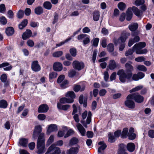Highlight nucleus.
Returning <instances> with one entry per match:
<instances>
[{"label":"nucleus","mask_w":154,"mask_h":154,"mask_svg":"<svg viewBox=\"0 0 154 154\" xmlns=\"http://www.w3.org/2000/svg\"><path fill=\"white\" fill-rule=\"evenodd\" d=\"M127 72H125L123 69L119 70L117 72V75L119 76V79L121 82L124 83L130 80L132 76L131 72L134 69L133 66L128 63L125 64Z\"/></svg>","instance_id":"obj_1"},{"label":"nucleus","mask_w":154,"mask_h":154,"mask_svg":"<svg viewBox=\"0 0 154 154\" xmlns=\"http://www.w3.org/2000/svg\"><path fill=\"white\" fill-rule=\"evenodd\" d=\"M45 140H42L37 142V150L36 152L38 154H42L45 152Z\"/></svg>","instance_id":"obj_2"},{"label":"nucleus","mask_w":154,"mask_h":154,"mask_svg":"<svg viewBox=\"0 0 154 154\" xmlns=\"http://www.w3.org/2000/svg\"><path fill=\"white\" fill-rule=\"evenodd\" d=\"M127 100L125 102V105L129 108L131 109L134 108L135 107V103L132 100L133 99L132 94H130L128 95L127 97Z\"/></svg>","instance_id":"obj_3"},{"label":"nucleus","mask_w":154,"mask_h":154,"mask_svg":"<svg viewBox=\"0 0 154 154\" xmlns=\"http://www.w3.org/2000/svg\"><path fill=\"white\" fill-rule=\"evenodd\" d=\"M72 65L73 68L78 70H80L83 69L85 66L83 62L78 60L74 61Z\"/></svg>","instance_id":"obj_4"},{"label":"nucleus","mask_w":154,"mask_h":154,"mask_svg":"<svg viewBox=\"0 0 154 154\" xmlns=\"http://www.w3.org/2000/svg\"><path fill=\"white\" fill-rule=\"evenodd\" d=\"M131 94L133 97V99H134L136 102L141 103L143 101L144 99L143 97L139 94L135 93Z\"/></svg>","instance_id":"obj_5"},{"label":"nucleus","mask_w":154,"mask_h":154,"mask_svg":"<svg viewBox=\"0 0 154 154\" xmlns=\"http://www.w3.org/2000/svg\"><path fill=\"white\" fill-rule=\"evenodd\" d=\"M57 126L56 125L54 124H51L48 126L47 134H49L52 132L57 131Z\"/></svg>","instance_id":"obj_6"},{"label":"nucleus","mask_w":154,"mask_h":154,"mask_svg":"<svg viewBox=\"0 0 154 154\" xmlns=\"http://www.w3.org/2000/svg\"><path fill=\"white\" fill-rule=\"evenodd\" d=\"M145 76V74L143 73L140 72L137 74H134L132 76V79L133 80L137 81L143 78Z\"/></svg>","instance_id":"obj_7"},{"label":"nucleus","mask_w":154,"mask_h":154,"mask_svg":"<svg viewBox=\"0 0 154 154\" xmlns=\"http://www.w3.org/2000/svg\"><path fill=\"white\" fill-rule=\"evenodd\" d=\"M130 35V33H128L125 35H122L115 42V43L117 45L118 44L124 42L128 38V36H129Z\"/></svg>","instance_id":"obj_8"},{"label":"nucleus","mask_w":154,"mask_h":154,"mask_svg":"<svg viewBox=\"0 0 154 154\" xmlns=\"http://www.w3.org/2000/svg\"><path fill=\"white\" fill-rule=\"evenodd\" d=\"M63 68V65L61 63L57 62L54 63L53 68L54 71H60L62 70Z\"/></svg>","instance_id":"obj_9"},{"label":"nucleus","mask_w":154,"mask_h":154,"mask_svg":"<svg viewBox=\"0 0 154 154\" xmlns=\"http://www.w3.org/2000/svg\"><path fill=\"white\" fill-rule=\"evenodd\" d=\"M134 129L132 127L130 128L128 134V137L130 140H133L136 137V134L134 133Z\"/></svg>","instance_id":"obj_10"},{"label":"nucleus","mask_w":154,"mask_h":154,"mask_svg":"<svg viewBox=\"0 0 154 154\" xmlns=\"http://www.w3.org/2000/svg\"><path fill=\"white\" fill-rule=\"evenodd\" d=\"M92 116V114L90 111H89L88 113V117L86 119V122L83 120H82L81 122V123L85 127H87V125L89 124L91 121V117Z\"/></svg>","instance_id":"obj_11"},{"label":"nucleus","mask_w":154,"mask_h":154,"mask_svg":"<svg viewBox=\"0 0 154 154\" xmlns=\"http://www.w3.org/2000/svg\"><path fill=\"white\" fill-rule=\"evenodd\" d=\"M42 131V127L41 125H38L36 126L35 127V130L34 131L33 137L35 138L39 133H41Z\"/></svg>","instance_id":"obj_12"},{"label":"nucleus","mask_w":154,"mask_h":154,"mask_svg":"<svg viewBox=\"0 0 154 154\" xmlns=\"http://www.w3.org/2000/svg\"><path fill=\"white\" fill-rule=\"evenodd\" d=\"M146 45L145 42H139L135 44L133 47V49L136 51L144 48Z\"/></svg>","instance_id":"obj_13"},{"label":"nucleus","mask_w":154,"mask_h":154,"mask_svg":"<svg viewBox=\"0 0 154 154\" xmlns=\"http://www.w3.org/2000/svg\"><path fill=\"white\" fill-rule=\"evenodd\" d=\"M31 67L32 70L35 72L38 71L41 69L37 61H34L32 62Z\"/></svg>","instance_id":"obj_14"},{"label":"nucleus","mask_w":154,"mask_h":154,"mask_svg":"<svg viewBox=\"0 0 154 154\" xmlns=\"http://www.w3.org/2000/svg\"><path fill=\"white\" fill-rule=\"evenodd\" d=\"M131 8V11H132L134 14L137 16L140 17L142 15V11L139 9L137 7L133 6Z\"/></svg>","instance_id":"obj_15"},{"label":"nucleus","mask_w":154,"mask_h":154,"mask_svg":"<svg viewBox=\"0 0 154 154\" xmlns=\"http://www.w3.org/2000/svg\"><path fill=\"white\" fill-rule=\"evenodd\" d=\"M117 66V63L115 60H110L108 63V68L110 70H113L115 69Z\"/></svg>","instance_id":"obj_16"},{"label":"nucleus","mask_w":154,"mask_h":154,"mask_svg":"<svg viewBox=\"0 0 154 154\" xmlns=\"http://www.w3.org/2000/svg\"><path fill=\"white\" fill-rule=\"evenodd\" d=\"M57 107L59 109L64 111H67L70 107V106L69 104L62 105L59 103H57Z\"/></svg>","instance_id":"obj_17"},{"label":"nucleus","mask_w":154,"mask_h":154,"mask_svg":"<svg viewBox=\"0 0 154 154\" xmlns=\"http://www.w3.org/2000/svg\"><path fill=\"white\" fill-rule=\"evenodd\" d=\"M48 109V107L47 105L42 104L40 105L38 109V112L39 113L46 112Z\"/></svg>","instance_id":"obj_18"},{"label":"nucleus","mask_w":154,"mask_h":154,"mask_svg":"<svg viewBox=\"0 0 154 154\" xmlns=\"http://www.w3.org/2000/svg\"><path fill=\"white\" fill-rule=\"evenodd\" d=\"M74 102V100L72 99H69L66 97H62L60 99V103L61 104H65V103H72Z\"/></svg>","instance_id":"obj_19"},{"label":"nucleus","mask_w":154,"mask_h":154,"mask_svg":"<svg viewBox=\"0 0 154 154\" xmlns=\"http://www.w3.org/2000/svg\"><path fill=\"white\" fill-rule=\"evenodd\" d=\"M76 127L79 131L82 136H85L86 133V130L82 125L80 123L76 125Z\"/></svg>","instance_id":"obj_20"},{"label":"nucleus","mask_w":154,"mask_h":154,"mask_svg":"<svg viewBox=\"0 0 154 154\" xmlns=\"http://www.w3.org/2000/svg\"><path fill=\"white\" fill-rule=\"evenodd\" d=\"M52 146V149L51 152V154H60L61 150L60 148L57 147H55L54 144H52L51 146Z\"/></svg>","instance_id":"obj_21"},{"label":"nucleus","mask_w":154,"mask_h":154,"mask_svg":"<svg viewBox=\"0 0 154 154\" xmlns=\"http://www.w3.org/2000/svg\"><path fill=\"white\" fill-rule=\"evenodd\" d=\"M32 32L30 30L28 29L24 32L22 36V38L24 40H26L31 36Z\"/></svg>","instance_id":"obj_22"},{"label":"nucleus","mask_w":154,"mask_h":154,"mask_svg":"<svg viewBox=\"0 0 154 154\" xmlns=\"http://www.w3.org/2000/svg\"><path fill=\"white\" fill-rule=\"evenodd\" d=\"M140 40V38L138 36H135L133 39H129L128 45L129 47H131L134 43L138 42Z\"/></svg>","instance_id":"obj_23"},{"label":"nucleus","mask_w":154,"mask_h":154,"mask_svg":"<svg viewBox=\"0 0 154 154\" xmlns=\"http://www.w3.org/2000/svg\"><path fill=\"white\" fill-rule=\"evenodd\" d=\"M135 148V145L132 143H129L127 145V149L130 152H133Z\"/></svg>","instance_id":"obj_24"},{"label":"nucleus","mask_w":154,"mask_h":154,"mask_svg":"<svg viewBox=\"0 0 154 154\" xmlns=\"http://www.w3.org/2000/svg\"><path fill=\"white\" fill-rule=\"evenodd\" d=\"M78 152V149L77 148L72 147L66 151L67 154H77Z\"/></svg>","instance_id":"obj_25"},{"label":"nucleus","mask_w":154,"mask_h":154,"mask_svg":"<svg viewBox=\"0 0 154 154\" xmlns=\"http://www.w3.org/2000/svg\"><path fill=\"white\" fill-rule=\"evenodd\" d=\"M28 140L24 138H22L20 139L19 141V144L21 146L26 147L27 146Z\"/></svg>","instance_id":"obj_26"},{"label":"nucleus","mask_w":154,"mask_h":154,"mask_svg":"<svg viewBox=\"0 0 154 154\" xmlns=\"http://www.w3.org/2000/svg\"><path fill=\"white\" fill-rule=\"evenodd\" d=\"M98 145L100 146L98 149V152H101L106 147V146L103 141H100L98 143Z\"/></svg>","instance_id":"obj_27"},{"label":"nucleus","mask_w":154,"mask_h":154,"mask_svg":"<svg viewBox=\"0 0 154 154\" xmlns=\"http://www.w3.org/2000/svg\"><path fill=\"white\" fill-rule=\"evenodd\" d=\"M131 8H130L128 9L127 11L126 20L128 21L131 20L132 18V13L131 11Z\"/></svg>","instance_id":"obj_28"},{"label":"nucleus","mask_w":154,"mask_h":154,"mask_svg":"<svg viewBox=\"0 0 154 154\" xmlns=\"http://www.w3.org/2000/svg\"><path fill=\"white\" fill-rule=\"evenodd\" d=\"M128 129L127 128H124L122 132L121 137L122 138H126L128 136Z\"/></svg>","instance_id":"obj_29"},{"label":"nucleus","mask_w":154,"mask_h":154,"mask_svg":"<svg viewBox=\"0 0 154 154\" xmlns=\"http://www.w3.org/2000/svg\"><path fill=\"white\" fill-rule=\"evenodd\" d=\"M5 32L8 36L12 35L14 32V30L12 27H9L6 29Z\"/></svg>","instance_id":"obj_30"},{"label":"nucleus","mask_w":154,"mask_h":154,"mask_svg":"<svg viewBox=\"0 0 154 154\" xmlns=\"http://www.w3.org/2000/svg\"><path fill=\"white\" fill-rule=\"evenodd\" d=\"M85 86H84L81 87L79 85H75L74 86V90L76 92H77L79 90L83 91L85 90Z\"/></svg>","instance_id":"obj_31"},{"label":"nucleus","mask_w":154,"mask_h":154,"mask_svg":"<svg viewBox=\"0 0 154 154\" xmlns=\"http://www.w3.org/2000/svg\"><path fill=\"white\" fill-rule=\"evenodd\" d=\"M138 27V25L137 23H134L128 26L129 29L132 31L136 30Z\"/></svg>","instance_id":"obj_32"},{"label":"nucleus","mask_w":154,"mask_h":154,"mask_svg":"<svg viewBox=\"0 0 154 154\" xmlns=\"http://www.w3.org/2000/svg\"><path fill=\"white\" fill-rule=\"evenodd\" d=\"M65 96L67 97H69L71 98L70 99H72L75 97V95L73 91H69L66 93L65 94Z\"/></svg>","instance_id":"obj_33"},{"label":"nucleus","mask_w":154,"mask_h":154,"mask_svg":"<svg viewBox=\"0 0 154 154\" xmlns=\"http://www.w3.org/2000/svg\"><path fill=\"white\" fill-rule=\"evenodd\" d=\"M43 6L45 9L50 10L52 8V5L50 2L46 1L44 3Z\"/></svg>","instance_id":"obj_34"},{"label":"nucleus","mask_w":154,"mask_h":154,"mask_svg":"<svg viewBox=\"0 0 154 154\" xmlns=\"http://www.w3.org/2000/svg\"><path fill=\"white\" fill-rule=\"evenodd\" d=\"M100 17V14L98 11H94L93 13V19L94 21H97Z\"/></svg>","instance_id":"obj_35"},{"label":"nucleus","mask_w":154,"mask_h":154,"mask_svg":"<svg viewBox=\"0 0 154 154\" xmlns=\"http://www.w3.org/2000/svg\"><path fill=\"white\" fill-rule=\"evenodd\" d=\"M54 135H51L47 141L46 144L48 146L50 145L54 141Z\"/></svg>","instance_id":"obj_36"},{"label":"nucleus","mask_w":154,"mask_h":154,"mask_svg":"<svg viewBox=\"0 0 154 154\" xmlns=\"http://www.w3.org/2000/svg\"><path fill=\"white\" fill-rule=\"evenodd\" d=\"M8 106L7 101L4 100H0V108H6Z\"/></svg>","instance_id":"obj_37"},{"label":"nucleus","mask_w":154,"mask_h":154,"mask_svg":"<svg viewBox=\"0 0 154 154\" xmlns=\"http://www.w3.org/2000/svg\"><path fill=\"white\" fill-rule=\"evenodd\" d=\"M27 20L25 19L19 25V27L20 29H23L26 25L27 23Z\"/></svg>","instance_id":"obj_38"},{"label":"nucleus","mask_w":154,"mask_h":154,"mask_svg":"<svg viewBox=\"0 0 154 154\" xmlns=\"http://www.w3.org/2000/svg\"><path fill=\"white\" fill-rule=\"evenodd\" d=\"M43 12L42 8L41 7H38L36 8L35 9V12L37 15H40Z\"/></svg>","instance_id":"obj_39"},{"label":"nucleus","mask_w":154,"mask_h":154,"mask_svg":"<svg viewBox=\"0 0 154 154\" xmlns=\"http://www.w3.org/2000/svg\"><path fill=\"white\" fill-rule=\"evenodd\" d=\"M119 9L122 11H123L126 8V5L123 2H119L118 5Z\"/></svg>","instance_id":"obj_40"},{"label":"nucleus","mask_w":154,"mask_h":154,"mask_svg":"<svg viewBox=\"0 0 154 154\" xmlns=\"http://www.w3.org/2000/svg\"><path fill=\"white\" fill-rule=\"evenodd\" d=\"M143 86L142 85H139L136 86L135 88H133L130 91V93H132L133 92H136L142 89L143 88Z\"/></svg>","instance_id":"obj_41"},{"label":"nucleus","mask_w":154,"mask_h":154,"mask_svg":"<svg viewBox=\"0 0 154 154\" xmlns=\"http://www.w3.org/2000/svg\"><path fill=\"white\" fill-rule=\"evenodd\" d=\"M79 142L78 139L75 137L72 138L69 141V144L70 145H74L77 144Z\"/></svg>","instance_id":"obj_42"},{"label":"nucleus","mask_w":154,"mask_h":154,"mask_svg":"<svg viewBox=\"0 0 154 154\" xmlns=\"http://www.w3.org/2000/svg\"><path fill=\"white\" fill-rule=\"evenodd\" d=\"M135 52L136 54H145L147 52V50L146 49H144L143 50H141V49H140L139 50H136Z\"/></svg>","instance_id":"obj_43"},{"label":"nucleus","mask_w":154,"mask_h":154,"mask_svg":"<svg viewBox=\"0 0 154 154\" xmlns=\"http://www.w3.org/2000/svg\"><path fill=\"white\" fill-rule=\"evenodd\" d=\"M145 1L144 0H136L134 2V5L136 6H138L142 5L144 4Z\"/></svg>","instance_id":"obj_44"},{"label":"nucleus","mask_w":154,"mask_h":154,"mask_svg":"<svg viewBox=\"0 0 154 154\" xmlns=\"http://www.w3.org/2000/svg\"><path fill=\"white\" fill-rule=\"evenodd\" d=\"M60 83V86L62 89H64L67 87V85L68 84V82L67 80H64Z\"/></svg>","instance_id":"obj_45"},{"label":"nucleus","mask_w":154,"mask_h":154,"mask_svg":"<svg viewBox=\"0 0 154 154\" xmlns=\"http://www.w3.org/2000/svg\"><path fill=\"white\" fill-rule=\"evenodd\" d=\"M63 52L62 51H59L54 52L52 55L54 57H59L63 54Z\"/></svg>","instance_id":"obj_46"},{"label":"nucleus","mask_w":154,"mask_h":154,"mask_svg":"<svg viewBox=\"0 0 154 154\" xmlns=\"http://www.w3.org/2000/svg\"><path fill=\"white\" fill-rule=\"evenodd\" d=\"M57 76V74L55 72H52L50 73L49 77L50 79L55 78Z\"/></svg>","instance_id":"obj_47"},{"label":"nucleus","mask_w":154,"mask_h":154,"mask_svg":"<svg viewBox=\"0 0 154 154\" xmlns=\"http://www.w3.org/2000/svg\"><path fill=\"white\" fill-rule=\"evenodd\" d=\"M69 52L72 55L73 57H75L76 55V50L75 48H72L69 50Z\"/></svg>","instance_id":"obj_48"},{"label":"nucleus","mask_w":154,"mask_h":154,"mask_svg":"<svg viewBox=\"0 0 154 154\" xmlns=\"http://www.w3.org/2000/svg\"><path fill=\"white\" fill-rule=\"evenodd\" d=\"M137 69L139 70L143 71H146L147 69L146 67L143 65H140L137 66Z\"/></svg>","instance_id":"obj_49"},{"label":"nucleus","mask_w":154,"mask_h":154,"mask_svg":"<svg viewBox=\"0 0 154 154\" xmlns=\"http://www.w3.org/2000/svg\"><path fill=\"white\" fill-rule=\"evenodd\" d=\"M65 78V76L64 75H60L58 77L57 80V82L59 83H60L62 82L64 80Z\"/></svg>","instance_id":"obj_50"},{"label":"nucleus","mask_w":154,"mask_h":154,"mask_svg":"<svg viewBox=\"0 0 154 154\" xmlns=\"http://www.w3.org/2000/svg\"><path fill=\"white\" fill-rule=\"evenodd\" d=\"M107 49L109 52H112L114 50L113 45L111 43L109 44L107 46Z\"/></svg>","instance_id":"obj_51"},{"label":"nucleus","mask_w":154,"mask_h":154,"mask_svg":"<svg viewBox=\"0 0 154 154\" xmlns=\"http://www.w3.org/2000/svg\"><path fill=\"white\" fill-rule=\"evenodd\" d=\"M74 133V131L71 129H70L68 131L66 134L64 136V137L66 138L70 135L73 134Z\"/></svg>","instance_id":"obj_52"},{"label":"nucleus","mask_w":154,"mask_h":154,"mask_svg":"<svg viewBox=\"0 0 154 154\" xmlns=\"http://www.w3.org/2000/svg\"><path fill=\"white\" fill-rule=\"evenodd\" d=\"M109 139L108 141L110 142H113L115 141V137L112 134L109 133L108 134Z\"/></svg>","instance_id":"obj_53"},{"label":"nucleus","mask_w":154,"mask_h":154,"mask_svg":"<svg viewBox=\"0 0 154 154\" xmlns=\"http://www.w3.org/2000/svg\"><path fill=\"white\" fill-rule=\"evenodd\" d=\"M134 51L135 50L133 48L132 49H129L126 52L125 55L126 56L131 55L133 53Z\"/></svg>","instance_id":"obj_54"},{"label":"nucleus","mask_w":154,"mask_h":154,"mask_svg":"<svg viewBox=\"0 0 154 154\" xmlns=\"http://www.w3.org/2000/svg\"><path fill=\"white\" fill-rule=\"evenodd\" d=\"M0 23L3 25L6 24L7 20L5 17L2 16L0 17Z\"/></svg>","instance_id":"obj_55"},{"label":"nucleus","mask_w":154,"mask_h":154,"mask_svg":"<svg viewBox=\"0 0 154 154\" xmlns=\"http://www.w3.org/2000/svg\"><path fill=\"white\" fill-rule=\"evenodd\" d=\"M71 39H72L71 37H69L68 38L66 39L65 41H63L59 44H57L56 46H58V47L62 45H63L66 42H68V41H69Z\"/></svg>","instance_id":"obj_56"},{"label":"nucleus","mask_w":154,"mask_h":154,"mask_svg":"<svg viewBox=\"0 0 154 154\" xmlns=\"http://www.w3.org/2000/svg\"><path fill=\"white\" fill-rule=\"evenodd\" d=\"M24 15L23 11L21 10H20L17 13V17L18 18H22Z\"/></svg>","instance_id":"obj_57"},{"label":"nucleus","mask_w":154,"mask_h":154,"mask_svg":"<svg viewBox=\"0 0 154 154\" xmlns=\"http://www.w3.org/2000/svg\"><path fill=\"white\" fill-rule=\"evenodd\" d=\"M38 119L41 121L44 120L46 118L45 115L43 114H39L37 116Z\"/></svg>","instance_id":"obj_58"},{"label":"nucleus","mask_w":154,"mask_h":154,"mask_svg":"<svg viewBox=\"0 0 154 154\" xmlns=\"http://www.w3.org/2000/svg\"><path fill=\"white\" fill-rule=\"evenodd\" d=\"M6 10L5 6L4 4L0 5V12L4 13Z\"/></svg>","instance_id":"obj_59"},{"label":"nucleus","mask_w":154,"mask_h":154,"mask_svg":"<svg viewBox=\"0 0 154 154\" xmlns=\"http://www.w3.org/2000/svg\"><path fill=\"white\" fill-rule=\"evenodd\" d=\"M135 60L137 62H141L144 61L145 58L144 57L141 56L136 58Z\"/></svg>","instance_id":"obj_60"},{"label":"nucleus","mask_w":154,"mask_h":154,"mask_svg":"<svg viewBox=\"0 0 154 154\" xmlns=\"http://www.w3.org/2000/svg\"><path fill=\"white\" fill-rule=\"evenodd\" d=\"M7 16L9 18H12L14 17V13L11 10H9L7 13Z\"/></svg>","instance_id":"obj_61"},{"label":"nucleus","mask_w":154,"mask_h":154,"mask_svg":"<svg viewBox=\"0 0 154 154\" xmlns=\"http://www.w3.org/2000/svg\"><path fill=\"white\" fill-rule=\"evenodd\" d=\"M76 74V72L74 70H71L68 73V76L70 77H73Z\"/></svg>","instance_id":"obj_62"},{"label":"nucleus","mask_w":154,"mask_h":154,"mask_svg":"<svg viewBox=\"0 0 154 154\" xmlns=\"http://www.w3.org/2000/svg\"><path fill=\"white\" fill-rule=\"evenodd\" d=\"M7 79V75L5 74L2 75L0 77V79L2 82H5Z\"/></svg>","instance_id":"obj_63"},{"label":"nucleus","mask_w":154,"mask_h":154,"mask_svg":"<svg viewBox=\"0 0 154 154\" xmlns=\"http://www.w3.org/2000/svg\"><path fill=\"white\" fill-rule=\"evenodd\" d=\"M148 135L151 138H154V130H150L148 131Z\"/></svg>","instance_id":"obj_64"}]
</instances>
